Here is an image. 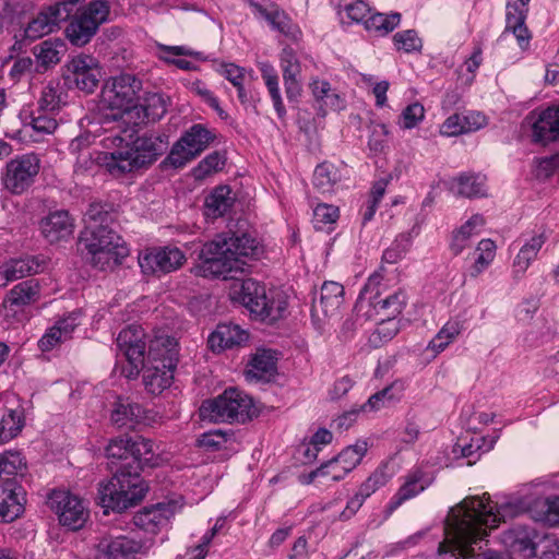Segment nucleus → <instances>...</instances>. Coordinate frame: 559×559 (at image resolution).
<instances>
[{
    "instance_id": "a211bd4d",
    "label": "nucleus",
    "mask_w": 559,
    "mask_h": 559,
    "mask_svg": "<svg viewBox=\"0 0 559 559\" xmlns=\"http://www.w3.org/2000/svg\"><path fill=\"white\" fill-rule=\"evenodd\" d=\"M186 262L185 253L177 247H164L140 254L139 265L143 273H170Z\"/></svg>"
},
{
    "instance_id": "f8f14e48",
    "label": "nucleus",
    "mask_w": 559,
    "mask_h": 559,
    "mask_svg": "<svg viewBox=\"0 0 559 559\" xmlns=\"http://www.w3.org/2000/svg\"><path fill=\"white\" fill-rule=\"evenodd\" d=\"M214 138L215 135L204 126L193 124L173 145L165 163L175 168L183 167L204 152Z\"/></svg>"
},
{
    "instance_id": "e433bc0d",
    "label": "nucleus",
    "mask_w": 559,
    "mask_h": 559,
    "mask_svg": "<svg viewBox=\"0 0 559 559\" xmlns=\"http://www.w3.org/2000/svg\"><path fill=\"white\" fill-rule=\"evenodd\" d=\"M341 178V171L335 165L323 162L316 167L312 183L320 193H331Z\"/></svg>"
},
{
    "instance_id": "423d86ee",
    "label": "nucleus",
    "mask_w": 559,
    "mask_h": 559,
    "mask_svg": "<svg viewBox=\"0 0 559 559\" xmlns=\"http://www.w3.org/2000/svg\"><path fill=\"white\" fill-rule=\"evenodd\" d=\"M459 514L465 518L476 533L483 539L487 535V530H492L500 522L509 518L516 516L523 510V503L520 500L506 501L492 504L488 493L481 497H468L456 506Z\"/></svg>"
},
{
    "instance_id": "72a5a7b5",
    "label": "nucleus",
    "mask_w": 559,
    "mask_h": 559,
    "mask_svg": "<svg viewBox=\"0 0 559 559\" xmlns=\"http://www.w3.org/2000/svg\"><path fill=\"white\" fill-rule=\"evenodd\" d=\"M130 452L131 460L123 464V466L130 468V466H136L142 471L143 466H154L157 463L155 456L154 442L143 437H130Z\"/></svg>"
},
{
    "instance_id": "c756f323",
    "label": "nucleus",
    "mask_w": 559,
    "mask_h": 559,
    "mask_svg": "<svg viewBox=\"0 0 559 559\" xmlns=\"http://www.w3.org/2000/svg\"><path fill=\"white\" fill-rule=\"evenodd\" d=\"M344 301V287L336 282H325L321 286L320 298L313 300L312 309L325 317L336 316Z\"/></svg>"
},
{
    "instance_id": "ddd939ff",
    "label": "nucleus",
    "mask_w": 559,
    "mask_h": 559,
    "mask_svg": "<svg viewBox=\"0 0 559 559\" xmlns=\"http://www.w3.org/2000/svg\"><path fill=\"white\" fill-rule=\"evenodd\" d=\"M40 164V158L35 153L15 156L5 165L2 175L4 188L12 194H22L35 182Z\"/></svg>"
},
{
    "instance_id": "bf43d9fd",
    "label": "nucleus",
    "mask_w": 559,
    "mask_h": 559,
    "mask_svg": "<svg viewBox=\"0 0 559 559\" xmlns=\"http://www.w3.org/2000/svg\"><path fill=\"white\" fill-rule=\"evenodd\" d=\"M536 507L539 508L538 514L535 516L537 521L549 526L559 524V497L538 502Z\"/></svg>"
},
{
    "instance_id": "864d4df0",
    "label": "nucleus",
    "mask_w": 559,
    "mask_h": 559,
    "mask_svg": "<svg viewBox=\"0 0 559 559\" xmlns=\"http://www.w3.org/2000/svg\"><path fill=\"white\" fill-rule=\"evenodd\" d=\"M462 332V324L459 321H449L438 332L429 343V347L436 353H440L451 344Z\"/></svg>"
},
{
    "instance_id": "69168bd1",
    "label": "nucleus",
    "mask_w": 559,
    "mask_h": 559,
    "mask_svg": "<svg viewBox=\"0 0 559 559\" xmlns=\"http://www.w3.org/2000/svg\"><path fill=\"white\" fill-rule=\"evenodd\" d=\"M425 117V108L419 103H413L406 106L399 119V124L402 129L415 128Z\"/></svg>"
},
{
    "instance_id": "412c9836",
    "label": "nucleus",
    "mask_w": 559,
    "mask_h": 559,
    "mask_svg": "<svg viewBox=\"0 0 559 559\" xmlns=\"http://www.w3.org/2000/svg\"><path fill=\"white\" fill-rule=\"evenodd\" d=\"M432 477L421 467L411 469L405 476L404 481L388 503V512L392 513L405 501L418 496L432 484Z\"/></svg>"
},
{
    "instance_id": "a878e982",
    "label": "nucleus",
    "mask_w": 559,
    "mask_h": 559,
    "mask_svg": "<svg viewBox=\"0 0 559 559\" xmlns=\"http://www.w3.org/2000/svg\"><path fill=\"white\" fill-rule=\"evenodd\" d=\"M281 69L285 84V92L289 99H295L300 95V75L301 66L295 50L290 47L283 48L281 56Z\"/></svg>"
},
{
    "instance_id": "6e6552de",
    "label": "nucleus",
    "mask_w": 559,
    "mask_h": 559,
    "mask_svg": "<svg viewBox=\"0 0 559 559\" xmlns=\"http://www.w3.org/2000/svg\"><path fill=\"white\" fill-rule=\"evenodd\" d=\"M238 297L254 319L272 324L286 314L287 296L278 289H266L263 284L248 278L242 281Z\"/></svg>"
},
{
    "instance_id": "9d476101",
    "label": "nucleus",
    "mask_w": 559,
    "mask_h": 559,
    "mask_svg": "<svg viewBox=\"0 0 559 559\" xmlns=\"http://www.w3.org/2000/svg\"><path fill=\"white\" fill-rule=\"evenodd\" d=\"M110 4L106 0H91L88 3L75 5L66 28L69 41L78 47L88 44L98 32L100 25L109 21Z\"/></svg>"
},
{
    "instance_id": "5701e85b",
    "label": "nucleus",
    "mask_w": 559,
    "mask_h": 559,
    "mask_svg": "<svg viewBox=\"0 0 559 559\" xmlns=\"http://www.w3.org/2000/svg\"><path fill=\"white\" fill-rule=\"evenodd\" d=\"M141 544L127 536H104L96 546L95 559H134Z\"/></svg>"
},
{
    "instance_id": "1a4fd4ad",
    "label": "nucleus",
    "mask_w": 559,
    "mask_h": 559,
    "mask_svg": "<svg viewBox=\"0 0 559 559\" xmlns=\"http://www.w3.org/2000/svg\"><path fill=\"white\" fill-rule=\"evenodd\" d=\"M203 420L243 424L257 415L252 399L238 389H227L216 399L204 401L199 409Z\"/></svg>"
},
{
    "instance_id": "5fc2aeb1",
    "label": "nucleus",
    "mask_w": 559,
    "mask_h": 559,
    "mask_svg": "<svg viewBox=\"0 0 559 559\" xmlns=\"http://www.w3.org/2000/svg\"><path fill=\"white\" fill-rule=\"evenodd\" d=\"M251 5L258 11V13L262 17H264L271 24V26L274 29H276L280 33L285 34V35L290 34V28H292L290 20L285 14V12L278 10V9L267 10V9L263 8L262 5L254 3V2H251Z\"/></svg>"
},
{
    "instance_id": "393cba45",
    "label": "nucleus",
    "mask_w": 559,
    "mask_h": 559,
    "mask_svg": "<svg viewBox=\"0 0 559 559\" xmlns=\"http://www.w3.org/2000/svg\"><path fill=\"white\" fill-rule=\"evenodd\" d=\"M277 354L272 349H258L252 356L245 377L248 381H270L277 370Z\"/></svg>"
},
{
    "instance_id": "aec40b11",
    "label": "nucleus",
    "mask_w": 559,
    "mask_h": 559,
    "mask_svg": "<svg viewBox=\"0 0 559 559\" xmlns=\"http://www.w3.org/2000/svg\"><path fill=\"white\" fill-rule=\"evenodd\" d=\"M530 0H508L506 12V28L503 34L512 33L522 50L530 47L532 34L525 21Z\"/></svg>"
},
{
    "instance_id": "f704fd0d",
    "label": "nucleus",
    "mask_w": 559,
    "mask_h": 559,
    "mask_svg": "<svg viewBox=\"0 0 559 559\" xmlns=\"http://www.w3.org/2000/svg\"><path fill=\"white\" fill-rule=\"evenodd\" d=\"M545 242V235L539 234L533 236L521 247L512 265L515 277H521L526 272L531 263L537 258V254Z\"/></svg>"
},
{
    "instance_id": "dca6fc26",
    "label": "nucleus",
    "mask_w": 559,
    "mask_h": 559,
    "mask_svg": "<svg viewBox=\"0 0 559 559\" xmlns=\"http://www.w3.org/2000/svg\"><path fill=\"white\" fill-rule=\"evenodd\" d=\"M80 0H66L48 7L33 19L25 28V37L35 40L53 32L61 22L70 19Z\"/></svg>"
},
{
    "instance_id": "603ef678",
    "label": "nucleus",
    "mask_w": 559,
    "mask_h": 559,
    "mask_svg": "<svg viewBox=\"0 0 559 559\" xmlns=\"http://www.w3.org/2000/svg\"><path fill=\"white\" fill-rule=\"evenodd\" d=\"M62 88L57 81H49L41 90L38 100L39 109L46 112H52L60 107L62 103Z\"/></svg>"
},
{
    "instance_id": "2eb2a0df",
    "label": "nucleus",
    "mask_w": 559,
    "mask_h": 559,
    "mask_svg": "<svg viewBox=\"0 0 559 559\" xmlns=\"http://www.w3.org/2000/svg\"><path fill=\"white\" fill-rule=\"evenodd\" d=\"M117 346L130 365L127 377H136L145 361L146 343L142 326L131 324L122 329L117 336Z\"/></svg>"
},
{
    "instance_id": "79ce46f5",
    "label": "nucleus",
    "mask_w": 559,
    "mask_h": 559,
    "mask_svg": "<svg viewBox=\"0 0 559 559\" xmlns=\"http://www.w3.org/2000/svg\"><path fill=\"white\" fill-rule=\"evenodd\" d=\"M25 418L22 409H9L0 420V444L15 438L23 429Z\"/></svg>"
},
{
    "instance_id": "7ed1b4c3",
    "label": "nucleus",
    "mask_w": 559,
    "mask_h": 559,
    "mask_svg": "<svg viewBox=\"0 0 559 559\" xmlns=\"http://www.w3.org/2000/svg\"><path fill=\"white\" fill-rule=\"evenodd\" d=\"M105 146L118 145L112 152H105L98 157L99 163L114 176H121L134 169L153 164L167 150L168 142L162 135H143L134 141L133 147L121 146L123 139L119 135L104 140Z\"/></svg>"
},
{
    "instance_id": "3c124183",
    "label": "nucleus",
    "mask_w": 559,
    "mask_h": 559,
    "mask_svg": "<svg viewBox=\"0 0 559 559\" xmlns=\"http://www.w3.org/2000/svg\"><path fill=\"white\" fill-rule=\"evenodd\" d=\"M368 450L366 441H357L353 445L345 448L336 459L343 466V472L340 474H348L352 472L362 460Z\"/></svg>"
},
{
    "instance_id": "2f4dec72",
    "label": "nucleus",
    "mask_w": 559,
    "mask_h": 559,
    "mask_svg": "<svg viewBox=\"0 0 559 559\" xmlns=\"http://www.w3.org/2000/svg\"><path fill=\"white\" fill-rule=\"evenodd\" d=\"M559 138V106L548 107L533 124V141L547 144Z\"/></svg>"
},
{
    "instance_id": "7c9ffc66",
    "label": "nucleus",
    "mask_w": 559,
    "mask_h": 559,
    "mask_svg": "<svg viewBox=\"0 0 559 559\" xmlns=\"http://www.w3.org/2000/svg\"><path fill=\"white\" fill-rule=\"evenodd\" d=\"M78 325V316L74 313L57 321L38 341L39 349L49 352L60 343L68 341Z\"/></svg>"
},
{
    "instance_id": "f257e3e1",
    "label": "nucleus",
    "mask_w": 559,
    "mask_h": 559,
    "mask_svg": "<svg viewBox=\"0 0 559 559\" xmlns=\"http://www.w3.org/2000/svg\"><path fill=\"white\" fill-rule=\"evenodd\" d=\"M262 248L248 234L222 233L205 242L199 253V263L192 269L195 275L209 278H228L243 272L245 258L255 259Z\"/></svg>"
},
{
    "instance_id": "b1692460",
    "label": "nucleus",
    "mask_w": 559,
    "mask_h": 559,
    "mask_svg": "<svg viewBox=\"0 0 559 559\" xmlns=\"http://www.w3.org/2000/svg\"><path fill=\"white\" fill-rule=\"evenodd\" d=\"M249 333L237 324H218L207 338L209 347L214 353L245 345Z\"/></svg>"
},
{
    "instance_id": "8fccbe9b",
    "label": "nucleus",
    "mask_w": 559,
    "mask_h": 559,
    "mask_svg": "<svg viewBox=\"0 0 559 559\" xmlns=\"http://www.w3.org/2000/svg\"><path fill=\"white\" fill-rule=\"evenodd\" d=\"M401 22L400 13L383 14L374 13L365 21L366 29L374 32L378 35L391 33Z\"/></svg>"
},
{
    "instance_id": "f03ea898",
    "label": "nucleus",
    "mask_w": 559,
    "mask_h": 559,
    "mask_svg": "<svg viewBox=\"0 0 559 559\" xmlns=\"http://www.w3.org/2000/svg\"><path fill=\"white\" fill-rule=\"evenodd\" d=\"M84 217L86 227L81 233L80 243L87 251L92 265L106 271L121 264L129 249L111 227L112 216L102 204H91Z\"/></svg>"
},
{
    "instance_id": "6e6d98bb",
    "label": "nucleus",
    "mask_w": 559,
    "mask_h": 559,
    "mask_svg": "<svg viewBox=\"0 0 559 559\" xmlns=\"http://www.w3.org/2000/svg\"><path fill=\"white\" fill-rule=\"evenodd\" d=\"M225 165L224 156L218 152H213L205 156L193 169L192 175L197 180H203L207 176L223 169Z\"/></svg>"
},
{
    "instance_id": "680f3d73",
    "label": "nucleus",
    "mask_w": 559,
    "mask_h": 559,
    "mask_svg": "<svg viewBox=\"0 0 559 559\" xmlns=\"http://www.w3.org/2000/svg\"><path fill=\"white\" fill-rule=\"evenodd\" d=\"M389 479L390 475L386 473V468L379 467L360 485L357 492L367 499L379 488L384 486Z\"/></svg>"
},
{
    "instance_id": "4468645a",
    "label": "nucleus",
    "mask_w": 559,
    "mask_h": 559,
    "mask_svg": "<svg viewBox=\"0 0 559 559\" xmlns=\"http://www.w3.org/2000/svg\"><path fill=\"white\" fill-rule=\"evenodd\" d=\"M48 504L60 524L73 531L83 527L88 518L83 500L67 490H53L48 497Z\"/></svg>"
},
{
    "instance_id": "4be33fe9",
    "label": "nucleus",
    "mask_w": 559,
    "mask_h": 559,
    "mask_svg": "<svg viewBox=\"0 0 559 559\" xmlns=\"http://www.w3.org/2000/svg\"><path fill=\"white\" fill-rule=\"evenodd\" d=\"M46 266L43 257L27 255L19 259H11L0 266V287L21 280L25 276L41 272Z\"/></svg>"
},
{
    "instance_id": "a19ab883",
    "label": "nucleus",
    "mask_w": 559,
    "mask_h": 559,
    "mask_svg": "<svg viewBox=\"0 0 559 559\" xmlns=\"http://www.w3.org/2000/svg\"><path fill=\"white\" fill-rule=\"evenodd\" d=\"M485 224L481 215H473L453 236L451 250L454 254H460L466 247L469 246L472 236L478 234L479 228Z\"/></svg>"
},
{
    "instance_id": "f3484780",
    "label": "nucleus",
    "mask_w": 559,
    "mask_h": 559,
    "mask_svg": "<svg viewBox=\"0 0 559 559\" xmlns=\"http://www.w3.org/2000/svg\"><path fill=\"white\" fill-rule=\"evenodd\" d=\"M180 509L181 504L177 500L162 501L138 511L133 516V522L141 530L156 534L169 523Z\"/></svg>"
},
{
    "instance_id": "49530a36",
    "label": "nucleus",
    "mask_w": 559,
    "mask_h": 559,
    "mask_svg": "<svg viewBox=\"0 0 559 559\" xmlns=\"http://www.w3.org/2000/svg\"><path fill=\"white\" fill-rule=\"evenodd\" d=\"M142 416V407L129 400H118L111 412V421L118 427L138 421Z\"/></svg>"
},
{
    "instance_id": "4d7b16f0",
    "label": "nucleus",
    "mask_w": 559,
    "mask_h": 559,
    "mask_svg": "<svg viewBox=\"0 0 559 559\" xmlns=\"http://www.w3.org/2000/svg\"><path fill=\"white\" fill-rule=\"evenodd\" d=\"M26 468L24 457L17 451L0 453V477H11Z\"/></svg>"
},
{
    "instance_id": "de8ad7c7",
    "label": "nucleus",
    "mask_w": 559,
    "mask_h": 559,
    "mask_svg": "<svg viewBox=\"0 0 559 559\" xmlns=\"http://www.w3.org/2000/svg\"><path fill=\"white\" fill-rule=\"evenodd\" d=\"M452 189L457 195L465 198H479L485 195V181L479 176L461 175L453 180Z\"/></svg>"
},
{
    "instance_id": "20e7f679",
    "label": "nucleus",
    "mask_w": 559,
    "mask_h": 559,
    "mask_svg": "<svg viewBox=\"0 0 559 559\" xmlns=\"http://www.w3.org/2000/svg\"><path fill=\"white\" fill-rule=\"evenodd\" d=\"M178 362V344L168 335L150 341L147 365L143 366V383L147 392L157 395L170 386Z\"/></svg>"
},
{
    "instance_id": "e2e57ef3",
    "label": "nucleus",
    "mask_w": 559,
    "mask_h": 559,
    "mask_svg": "<svg viewBox=\"0 0 559 559\" xmlns=\"http://www.w3.org/2000/svg\"><path fill=\"white\" fill-rule=\"evenodd\" d=\"M338 218V209L330 204H318L313 210V226L316 229H324L334 224Z\"/></svg>"
},
{
    "instance_id": "4c0bfd02",
    "label": "nucleus",
    "mask_w": 559,
    "mask_h": 559,
    "mask_svg": "<svg viewBox=\"0 0 559 559\" xmlns=\"http://www.w3.org/2000/svg\"><path fill=\"white\" fill-rule=\"evenodd\" d=\"M234 204L231 190L227 186L216 187L205 199L206 215L218 217L227 213Z\"/></svg>"
},
{
    "instance_id": "0e129e2a",
    "label": "nucleus",
    "mask_w": 559,
    "mask_h": 559,
    "mask_svg": "<svg viewBox=\"0 0 559 559\" xmlns=\"http://www.w3.org/2000/svg\"><path fill=\"white\" fill-rule=\"evenodd\" d=\"M130 437H118L111 439L106 448V454L111 463L114 461H128L131 460L130 452Z\"/></svg>"
},
{
    "instance_id": "bb28decb",
    "label": "nucleus",
    "mask_w": 559,
    "mask_h": 559,
    "mask_svg": "<svg viewBox=\"0 0 559 559\" xmlns=\"http://www.w3.org/2000/svg\"><path fill=\"white\" fill-rule=\"evenodd\" d=\"M24 496L22 487L12 480L0 485V518L4 522H12L24 511Z\"/></svg>"
},
{
    "instance_id": "473e14b6",
    "label": "nucleus",
    "mask_w": 559,
    "mask_h": 559,
    "mask_svg": "<svg viewBox=\"0 0 559 559\" xmlns=\"http://www.w3.org/2000/svg\"><path fill=\"white\" fill-rule=\"evenodd\" d=\"M370 304L376 310L380 320L383 322H391L399 317L407 301L406 294L403 290H397L385 298H380L377 292L374 296H370Z\"/></svg>"
},
{
    "instance_id": "58836bf2",
    "label": "nucleus",
    "mask_w": 559,
    "mask_h": 559,
    "mask_svg": "<svg viewBox=\"0 0 559 559\" xmlns=\"http://www.w3.org/2000/svg\"><path fill=\"white\" fill-rule=\"evenodd\" d=\"M168 99L159 93H147L140 106H134L139 114L143 112L142 122H155L164 117L167 111Z\"/></svg>"
},
{
    "instance_id": "37998d69",
    "label": "nucleus",
    "mask_w": 559,
    "mask_h": 559,
    "mask_svg": "<svg viewBox=\"0 0 559 559\" xmlns=\"http://www.w3.org/2000/svg\"><path fill=\"white\" fill-rule=\"evenodd\" d=\"M159 51L162 52L160 59H163L167 63L175 64L177 68L181 70H193L195 67L192 64V62L186 60V59H175L173 56H189L194 57L197 59H202V53L199 51H194L193 49L187 47V46H166L160 45Z\"/></svg>"
},
{
    "instance_id": "c85d7f7f",
    "label": "nucleus",
    "mask_w": 559,
    "mask_h": 559,
    "mask_svg": "<svg viewBox=\"0 0 559 559\" xmlns=\"http://www.w3.org/2000/svg\"><path fill=\"white\" fill-rule=\"evenodd\" d=\"M40 230L47 241L58 242L72 234L73 222L67 211H55L41 219Z\"/></svg>"
},
{
    "instance_id": "c03bdc74",
    "label": "nucleus",
    "mask_w": 559,
    "mask_h": 559,
    "mask_svg": "<svg viewBox=\"0 0 559 559\" xmlns=\"http://www.w3.org/2000/svg\"><path fill=\"white\" fill-rule=\"evenodd\" d=\"M404 391V383L401 381H395L389 386L382 389L381 391L372 394L368 401L361 406L364 412L379 409L384 406L386 403L396 402L401 399L402 393Z\"/></svg>"
},
{
    "instance_id": "774afa93",
    "label": "nucleus",
    "mask_w": 559,
    "mask_h": 559,
    "mask_svg": "<svg viewBox=\"0 0 559 559\" xmlns=\"http://www.w3.org/2000/svg\"><path fill=\"white\" fill-rule=\"evenodd\" d=\"M343 10L353 22L364 23L369 17L370 7L362 0H349L344 3Z\"/></svg>"
},
{
    "instance_id": "c9c22d12",
    "label": "nucleus",
    "mask_w": 559,
    "mask_h": 559,
    "mask_svg": "<svg viewBox=\"0 0 559 559\" xmlns=\"http://www.w3.org/2000/svg\"><path fill=\"white\" fill-rule=\"evenodd\" d=\"M40 297L37 280H27L15 285L8 294L7 301L11 306L23 307L36 302Z\"/></svg>"
},
{
    "instance_id": "09e8293b",
    "label": "nucleus",
    "mask_w": 559,
    "mask_h": 559,
    "mask_svg": "<svg viewBox=\"0 0 559 559\" xmlns=\"http://www.w3.org/2000/svg\"><path fill=\"white\" fill-rule=\"evenodd\" d=\"M64 48V43L61 40H45L34 47V53L41 66L47 68L60 61Z\"/></svg>"
},
{
    "instance_id": "052dcab7",
    "label": "nucleus",
    "mask_w": 559,
    "mask_h": 559,
    "mask_svg": "<svg viewBox=\"0 0 559 559\" xmlns=\"http://www.w3.org/2000/svg\"><path fill=\"white\" fill-rule=\"evenodd\" d=\"M393 41L397 50H402L407 53L420 51L423 47L421 39L414 29L397 32L393 36Z\"/></svg>"
},
{
    "instance_id": "0eeeda50",
    "label": "nucleus",
    "mask_w": 559,
    "mask_h": 559,
    "mask_svg": "<svg viewBox=\"0 0 559 559\" xmlns=\"http://www.w3.org/2000/svg\"><path fill=\"white\" fill-rule=\"evenodd\" d=\"M452 508L445 521V538L440 543L437 559H498L490 552L474 554L472 547L481 540L475 528Z\"/></svg>"
},
{
    "instance_id": "13d9d810",
    "label": "nucleus",
    "mask_w": 559,
    "mask_h": 559,
    "mask_svg": "<svg viewBox=\"0 0 559 559\" xmlns=\"http://www.w3.org/2000/svg\"><path fill=\"white\" fill-rule=\"evenodd\" d=\"M477 258L472 266V275L478 276L493 260L496 255V245L491 239H483L477 248Z\"/></svg>"
},
{
    "instance_id": "338daca9",
    "label": "nucleus",
    "mask_w": 559,
    "mask_h": 559,
    "mask_svg": "<svg viewBox=\"0 0 559 559\" xmlns=\"http://www.w3.org/2000/svg\"><path fill=\"white\" fill-rule=\"evenodd\" d=\"M58 127L57 120L49 114H41L37 117H33L31 121V128L37 135L35 141H39L40 136L52 134Z\"/></svg>"
},
{
    "instance_id": "cd10ccee",
    "label": "nucleus",
    "mask_w": 559,
    "mask_h": 559,
    "mask_svg": "<svg viewBox=\"0 0 559 559\" xmlns=\"http://www.w3.org/2000/svg\"><path fill=\"white\" fill-rule=\"evenodd\" d=\"M487 124L485 115L479 111L454 114L445 119L441 126V134L455 136L462 133L474 132Z\"/></svg>"
},
{
    "instance_id": "6ab92c4d",
    "label": "nucleus",
    "mask_w": 559,
    "mask_h": 559,
    "mask_svg": "<svg viewBox=\"0 0 559 559\" xmlns=\"http://www.w3.org/2000/svg\"><path fill=\"white\" fill-rule=\"evenodd\" d=\"M69 79L78 88L85 93H93L99 83L102 72L96 58L81 53L74 57L67 66Z\"/></svg>"
},
{
    "instance_id": "a18cd8bd",
    "label": "nucleus",
    "mask_w": 559,
    "mask_h": 559,
    "mask_svg": "<svg viewBox=\"0 0 559 559\" xmlns=\"http://www.w3.org/2000/svg\"><path fill=\"white\" fill-rule=\"evenodd\" d=\"M260 71L262 78L265 82L270 96L273 100L274 108L280 118H283L286 114L284 104L282 102L280 86H278V76L272 64L269 62H263L260 64Z\"/></svg>"
},
{
    "instance_id": "ea45409f",
    "label": "nucleus",
    "mask_w": 559,
    "mask_h": 559,
    "mask_svg": "<svg viewBox=\"0 0 559 559\" xmlns=\"http://www.w3.org/2000/svg\"><path fill=\"white\" fill-rule=\"evenodd\" d=\"M504 542L513 551H518L525 558L536 556V545L533 540V531L526 528H512L504 537Z\"/></svg>"
},
{
    "instance_id": "39448f33",
    "label": "nucleus",
    "mask_w": 559,
    "mask_h": 559,
    "mask_svg": "<svg viewBox=\"0 0 559 559\" xmlns=\"http://www.w3.org/2000/svg\"><path fill=\"white\" fill-rule=\"evenodd\" d=\"M148 487L141 478L136 466H121L106 484H100L98 493L102 507L122 512L138 504Z\"/></svg>"
},
{
    "instance_id": "9b49d317",
    "label": "nucleus",
    "mask_w": 559,
    "mask_h": 559,
    "mask_svg": "<svg viewBox=\"0 0 559 559\" xmlns=\"http://www.w3.org/2000/svg\"><path fill=\"white\" fill-rule=\"evenodd\" d=\"M142 90V82L133 74L123 73L109 79L103 86L100 103L104 107L117 110L111 117L114 120L134 110V102Z\"/></svg>"
}]
</instances>
